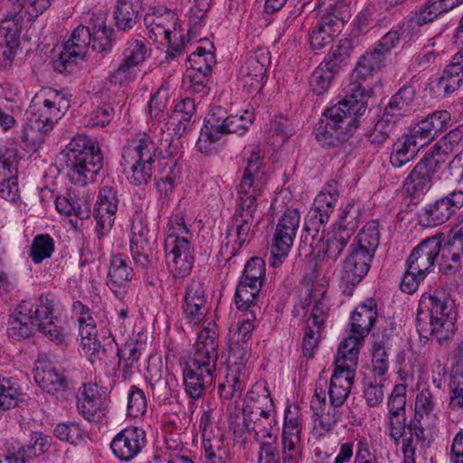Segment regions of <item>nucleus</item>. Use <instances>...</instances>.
Wrapping results in <instances>:
<instances>
[{"label": "nucleus", "instance_id": "nucleus-1", "mask_svg": "<svg viewBox=\"0 0 463 463\" xmlns=\"http://www.w3.org/2000/svg\"><path fill=\"white\" fill-rule=\"evenodd\" d=\"M232 415L228 418L229 429L235 438L244 442L249 434H253L260 445L259 456L279 454L277 448L276 410L266 382L255 383L246 393L241 412L230 405Z\"/></svg>", "mask_w": 463, "mask_h": 463}, {"label": "nucleus", "instance_id": "nucleus-2", "mask_svg": "<svg viewBox=\"0 0 463 463\" xmlns=\"http://www.w3.org/2000/svg\"><path fill=\"white\" fill-rule=\"evenodd\" d=\"M246 166L243 176L237 186L238 209L233 216L235 226L234 246L231 255L249 243L253 237V228L261 220L258 207L261 202L268 176L264 166V155L259 147L245 152Z\"/></svg>", "mask_w": 463, "mask_h": 463}, {"label": "nucleus", "instance_id": "nucleus-3", "mask_svg": "<svg viewBox=\"0 0 463 463\" xmlns=\"http://www.w3.org/2000/svg\"><path fill=\"white\" fill-rule=\"evenodd\" d=\"M339 195L337 182H327L316 196L313 206L306 217L302 240L309 242L313 250L317 251L320 268H331L351 239L335 229L319 236L320 230L329 221L335 208Z\"/></svg>", "mask_w": 463, "mask_h": 463}, {"label": "nucleus", "instance_id": "nucleus-4", "mask_svg": "<svg viewBox=\"0 0 463 463\" xmlns=\"http://www.w3.org/2000/svg\"><path fill=\"white\" fill-rule=\"evenodd\" d=\"M365 110L364 90L359 83H352L345 98L323 113L314 129L316 139L326 148L338 146L353 135Z\"/></svg>", "mask_w": 463, "mask_h": 463}, {"label": "nucleus", "instance_id": "nucleus-5", "mask_svg": "<svg viewBox=\"0 0 463 463\" xmlns=\"http://www.w3.org/2000/svg\"><path fill=\"white\" fill-rule=\"evenodd\" d=\"M457 311L454 301L444 291L423 295L416 317V327L421 339L433 337L439 344L449 341L456 331Z\"/></svg>", "mask_w": 463, "mask_h": 463}, {"label": "nucleus", "instance_id": "nucleus-6", "mask_svg": "<svg viewBox=\"0 0 463 463\" xmlns=\"http://www.w3.org/2000/svg\"><path fill=\"white\" fill-rule=\"evenodd\" d=\"M253 113L244 110L242 114H232L220 105H214L207 113L199 138L198 151L206 156H213L223 148V137L229 134L243 136L252 125Z\"/></svg>", "mask_w": 463, "mask_h": 463}, {"label": "nucleus", "instance_id": "nucleus-7", "mask_svg": "<svg viewBox=\"0 0 463 463\" xmlns=\"http://www.w3.org/2000/svg\"><path fill=\"white\" fill-rule=\"evenodd\" d=\"M59 159L71 182L81 186L93 183L103 165L99 143L83 135L74 137L60 153Z\"/></svg>", "mask_w": 463, "mask_h": 463}, {"label": "nucleus", "instance_id": "nucleus-8", "mask_svg": "<svg viewBox=\"0 0 463 463\" xmlns=\"http://www.w3.org/2000/svg\"><path fill=\"white\" fill-rule=\"evenodd\" d=\"M96 19L92 32L84 25H79L73 30L70 39L64 43L59 58L53 62L56 71L62 72L71 64L78 63L84 58L90 45L97 52L110 50L112 29L107 27L103 17L99 16Z\"/></svg>", "mask_w": 463, "mask_h": 463}, {"label": "nucleus", "instance_id": "nucleus-9", "mask_svg": "<svg viewBox=\"0 0 463 463\" xmlns=\"http://www.w3.org/2000/svg\"><path fill=\"white\" fill-rule=\"evenodd\" d=\"M62 314V306L56 296L48 293L35 303L23 300L10 317L7 334L17 341L29 337L35 326L49 322Z\"/></svg>", "mask_w": 463, "mask_h": 463}, {"label": "nucleus", "instance_id": "nucleus-10", "mask_svg": "<svg viewBox=\"0 0 463 463\" xmlns=\"http://www.w3.org/2000/svg\"><path fill=\"white\" fill-rule=\"evenodd\" d=\"M438 411L437 401L430 387L421 389L416 394L414 413L407 426L410 436L402 439V463H415L414 438L421 442L427 439L428 434L436 427Z\"/></svg>", "mask_w": 463, "mask_h": 463}, {"label": "nucleus", "instance_id": "nucleus-11", "mask_svg": "<svg viewBox=\"0 0 463 463\" xmlns=\"http://www.w3.org/2000/svg\"><path fill=\"white\" fill-rule=\"evenodd\" d=\"M157 150L154 140L146 133L137 135L123 146L121 166L131 184L139 186L150 181Z\"/></svg>", "mask_w": 463, "mask_h": 463}, {"label": "nucleus", "instance_id": "nucleus-12", "mask_svg": "<svg viewBox=\"0 0 463 463\" xmlns=\"http://www.w3.org/2000/svg\"><path fill=\"white\" fill-rule=\"evenodd\" d=\"M192 236L184 213L179 212L173 214L167 223L165 252L168 269L174 277L184 278L189 275L193 268Z\"/></svg>", "mask_w": 463, "mask_h": 463}, {"label": "nucleus", "instance_id": "nucleus-13", "mask_svg": "<svg viewBox=\"0 0 463 463\" xmlns=\"http://www.w3.org/2000/svg\"><path fill=\"white\" fill-rule=\"evenodd\" d=\"M71 96L67 93L49 89L37 94L27 110L29 127L38 132H47L68 111Z\"/></svg>", "mask_w": 463, "mask_h": 463}, {"label": "nucleus", "instance_id": "nucleus-14", "mask_svg": "<svg viewBox=\"0 0 463 463\" xmlns=\"http://www.w3.org/2000/svg\"><path fill=\"white\" fill-rule=\"evenodd\" d=\"M144 22L151 40L167 43V57L175 59L184 52L186 44L184 42L178 18L173 11L157 10L146 14Z\"/></svg>", "mask_w": 463, "mask_h": 463}, {"label": "nucleus", "instance_id": "nucleus-15", "mask_svg": "<svg viewBox=\"0 0 463 463\" xmlns=\"http://www.w3.org/2000/svg\"><path fill=\"white\" fill-rule=\"evenodd\" d=\"M377 317V303L370 298L360 303L351 317L349 334L340 342L338 350L359 355L364 337L369 334Z\"/></svg>", "mask_w": 463, "mask_h": 463}, {"label": "nucleus", "instance_id": "nucleus-16", "mask_svg": "<svg viewBox=\"0 0 463 463\" xmlns=\"http://www.w3.org/2000/svg\"><path fill=\"white\" fill-rule=\"evenodd\" d=\"M337 350L335 370L328 385L329 402L334 406H342L346 402L354 385L358 356Z\"/></svg>", "mask_w": 463, "mask_h": 463}, {"label": "nucleus", "instance_id": "nucleus-17", "mask_svg": "<svg viewBox=\"0 0 463 463\" xmlns=\"http://www.w3.org/2000/svg\"><path fill=\"white\" fill-rule=\"evenodd\" d=\"M300 223V213L297 209H287L278 220L270 243L269 263L280 266L288 258L293 246Z\"/></svg>", "mask_w": 463, "mask_h": 463}, {"label": "nucleus", "instance_id": "nucleus-18", "mask_svg": "<svg viewBox=\"0 0 463 463\" xmlns=\"http://www.w3.org/2000/svg\"><path fill=\"white\" fill-rule=\"evenodd\" d=\"M72 315L79 324V335L80 336V346L91 364L101 361L107 350L101 349L98 342V323L90 308L82 302L77 300L71 306Z\"/></svg>", "mask_w": 463, "mask_h": 463}, {"label": "nucleus", "instance_id": "nucleus-19", "mask_svg": "<svg viewBox=\"0 0 463 463\" xmlns=\"http://www.w3.org/2000/svg\"><path fill=\"white\" fill-rule=\"evenodd\" d=\"M444 162L445 159L434 152L425 153L404 180L403 188L407 195L420 199L426 194L432 186L435 174Z\"/></svg>", "mask_w": 463, "mask_h": 463}, {"label": "nucleus", "instance_id": "nucleus-20", "mask_svg": "<svg viewBox=\"0 0 463 463\" xmlns=\"http://www.w3.org/2000/svg\"><path fill=\"white\" fill-rule=\"evenodd\" d=\"M463 207V191L454 190L422 207L418 222L422 227H435L445 223Z\"/></svg>", "mask_w": 463, "mask_h": 463}, {"label": "nucleus", "instance_id": "nucleus-21", "mask_svg": "<svg viewBox=\"0 0 463 463\" xmlns=\"http://www.w3.org/2000/svg\"><path fill=\"white\" fill-rule=\"evenodd\" d=\"M269 65L270 55L268 49L261 47L248 52L240 70L241 82L245 92L253 94L262 90Z\"/></svg>", "mask_w": 463, "mask_h": 463}, {"label": "nucleus", "instance_id": "nucleus-22", "mask_svg": "<svg viewBox=\"0 0 463 463\" xmlns=\"http://www.w3.org/2000/svg\"><path fill=\"white\" fill-rule=\"evenodd\" d=\"M109 402L106 388L95 383H86L79 388L77 411L88 421H100L106 415Z\"/></svg>", "mask_w": 463, "mask_h": 463}, {"label": "nucleus", "instance_id": "nucleus-23", "mask_svg": "<svg viewBox=\"0 0 463 463\" xmlns=\"http://www.w3.org/2000/svg\"><path fill=\"white\" fill-rule=\"evenodd\" d=\"M299 306L304 311L311 307V312L306 321V325L325 330L330 317V298L323 285L307 287L302 291Z\"/></svg>", "mask_w": 463, "mask_h": 463}, {"label": "nucleus", "instance_id": "nucleus-24", "mask_svg": "<svg viewBox=\"0 0 463 463\" xmlns=\"http://www.w3.org/2000/svg\"><path fill=\"white\" fill-rule=\"evenodd\" d=\"M216 366L187 360L183 370L184 392L193 400L203 398L215 382Z\"/></svg>", "mask_w": 463, "mask_h": 463}, {"label": "nucleus", "instance_id": "nucleus-25", "mask_svg": "<svg viewBox=\"0 0 463 463\" xmlns=\"http://www.w3.org/2000/svg\"><path fill=\"white\" fill-rule=\"evenodd\" d=\"M373 257L350 246L349 254L343 262L341 287L343 292L351 296L354 288L367 275Z\"/></svg>", "mask_w": 463, "mask_h": 463}, {"label": "nucleus", "instance_id": "nucleus-26", "mask_svg": "<svg viewBox=\"0 0 463 463\" xmlns=\"http://www.w3.org/2000/svg\"><path fill=\"white\" fill-rule=\"evenodd\" d=\"M14 12L8 13L0 20V61L10 64L15 57L19 46V39L22 31L23 16L14 4Z\"/></svg>", "mask_w": 463, "mask_h": 463}, {"label": "nucleus", "instance_id": "nucleus-27", "mask_svg": "<svg viewBox=\"0 0 463 463\" xmlns=\"http://www.w3.org/2000/svg\"><path fill=\"white\" fill-rule=\"evenodd\" d=\"M146 445V435L142 429L127 427L113 438L110 449L118 460L128 462L139 455Z\"/></svg>", "mask_w": 463, "mask_h": 463}, {"label": "nucleus", "instance_id": "nucleus-28", "mask_svg": "<svg viewBox=\"0 0 463 463\" xmlns=\"http://www.w3.org/2000/svg\"><path fill=\"white\" fill-rule=\"evenodd\" d=\"M182 309L184 319L191 326H197L204 320L209 308L202 281L193 279L186 285Z\"/></svg>", "mask_w": 463, "mask_h": 463}, {"label": "nucleus", "instance_id": "nucleus-29", "mask_svg": "<svg viewBox=\"0 0 463 463\" xmlns=\"http://www.w3.org/2000/svg\"><path fill=\"white\" fill-rule=\"evenodd\" d=\"M450 114L447 110H436L425 118L411 125L405 135L419 146H424L432 141L439 132L447 128Z\"/></svg>", "mask_w": 463, "mask_h": 463}, {"label": "nucleus", "instance_id": "nucleus-30", "mask_svg": "<svg viewBox=\"0 0 463 463\" xmlns=\"http://www.w3.org/2000/svg\"><path fill=\"white\" fill-rule=\"evenodd\" d=\"M442 241V233L422 240L409 255L406 266L427 276L434 267Z\"/></svg>", "mask_w": 463, "mask_h": 463}, {"label": "nucleus", "instance_id": "nucleus-31", "mask_svg": "<svg viewBox=\"0 0 463 463\" xmlns=\"http://www.w3.org/2000/svg\"><path fill=\"white\" fill-rule=\"evenodd\" d=\"M219 357V332L214 322H209L200 333L194 344V353L188 360L216 366Z\"/></svg>", "mask_w": 463, "mask_h": 463}, {"label": "nucleus", "instance_id": "nucleus-32", "mask_svg": "<svg viewBox=\"0 0 463 463\" xmlns=\"http://www.w3.org/2000/svg\"><path fill=\"white\" fill-rule=\"evenodd\" d=\"M134 277V269L128 255L112 254L107 276V286L118 298H123L128 291Z\"/></svg>", "mask_w": 463, "mask_h": 463}, {"label": "nucleus", "instance_id": "nucleus-33", "mask_svg": "<svg viewBox=\"0 0 463 463\" xmlns=\"http://www.w3.org/2000/svg\"><path fill=\"white\" fill-rule=\"evenodd\" d=\"M326 386V380L322 381L320 379L316 384L314 397L311 401V409L317 416L316 427L326 432L331 430L342 416L339 411L341 406H334L330 403V406L327 407Z\"/></svg>", "mask_w": 463, "mask_h": 463}, {"label": "nucleus", "instance_id": "nucleus-34", "mask_svg": "<svg viewBox=\"0 0 463 463\" xmlns=\"http://www.w3.org/2000/svg\"><path fill=\"white\" fill-rule=\"evenodd\" d=\"M343 20L334 13L323 14L309 30V44L313 50H321L329 44L342 30Z\"/></svg>", "mask_w": 463, "mask_h": 463}, {"label": "nucleus", "instance_id": "nucleus-35", "mask_svg": "<svg viewBox=\"0 0 463 463\" xmlns=\"http://www.w3.org/2000/svg\"><path fill=\"white\" fill-rule=\"evenodd\" d=\"M34 380L43 390L52 394L63 392L68 386L63 373L45 358H39L36 361Z\"/></svg>", "mask_w": 463, "mask_h": 463}, {"label": "nucleus", "instance_id": "nucleus-36", "mask_svg": "<svg viewBox=\"0 0 463 463\" xmlns=\"http://www.w3.org/2000/svg\"><path fill=\"white\" fill-rule=\"evenodd\" d=\"M440 270L446 275L459 272L463 266V241L448 235L446 241L440 244Z\"/></svg>", "mask_w": 463, "mask_h": 463}, {"label": "nucleus", "instance_id": "nucleus-37", "mask_svg": "<svg viewBox=\"0 0 463 463\" xmlns=\"http://www.w3.org/2000/svg\"><path fill=\"white\" fill-rule=\"evenodd\" d=\"M463 83V48L457 52L443 70L438 87L445 95L456 91Z\"/></svg>", "mask_w": 463, "mask_h": 463}, {"label": "nucleus", "instance_id": "nucleus-38", "mask_svg": "<svg viewBox=\"0 0 463 463\" xmlns=\"http://www.w3.org/2000/svg\"><path fill=\"white\" fill-rule=\"evenodd\" d=\"M414 98L415 88L411 85H404L392 97L383 113L398 122L411 112Z\"/></svg>", "mask_w": 463, "mask_h": 463}, {"label": "nucleus", "instance_id": "nucleus-39", "mask_svg": "<svg viewBox=\"0 0 463 463\" xmlns=\"http://www.w3.org/2000/svg\"><path fill=\"white\" fill-rule=\"evenodd\" d=\"M248 382L244 381L243 377L240 379L234 377L233 374H227L225 383L219 385L218 392L228 418L232 415L229 411L230 405L235 407V413L241 412L239 401L233 400V398L241 396Z\"/></svg>", "mask_w": 463, "mask_h": 463}, {"label": "nucleus", "instance_id": "nucleus-40", "mask_svg": "<svg viewBox=\"0 0 463 463\" xmlns=\"http://www.w3.org/2000/svg\"><path fill=\"white\" fill-rule=\"evenodd\" d=\"M141 6L137 1L118 0L114 9V19L118 30L128 31L137 23Z\"/></svg>", "mask_w": 463, "mask_h": 463}, {"label": "nucleus", "instance_id": "nucleus-41", "mask_svg": "<svg viewBox=\"0 0 463 463\" xmlns=\"http://www.w3.org/2000/svg\"><path fill=\"white\" fill-rule=\"evenodd\" d=\"M199 429L202 432L203 447L205 455L209 458H215L217 451L221 450L222 440L220 435H214L213 432V416L212 411H203L199 420Z\"/></svg>", "mask_w": 463, "mask_h": 463}, {"label": "nucleus", "instance_id": "nucleus-42", "mask_svg": "<svg viewBox=\"0 0 463 463\" xmlns=\"http://www.w3.org/2000/svg\"><path fill=\"white\" fill-rule=\"evenodd\" d=\"M380 236L379 223L373 220L362 228L350 246L373 257L379 246Z\"/></svg>", "mask_w": 463, "mask_h": 463}, {"label": "nucleus", "instance_id": "nucleus-43", "mask_svg": "<svg viewBox=\"0 0 463 463\" xmlns=\"http://www.w3.org/2000/svg\"><path fill=\"white\" fill-rule=\"evenodd\" d=\"M419 146L415 140H411L405 134L399 138L392 146L390 162L395 168H401L414 159L418 154Z\"/></svg>", "mask_w": 463, "mask_h": 463}, {"label": "nucleus", "instance_id": "nucleus-44", "mask_svg": "<svg viewBox=\"0 0 463 463\" xmlns=\"http://www.w3.org/2000/svg\"><path fill=\"white\" fill-rule=\"evenodd\" d=\"M129 248L132 259L137 269L146 270L156 265L158 256L155 241L130 244Z\"/></svg>", "mask_w": 463, "mask_h": 463}, {"label": "nucleus", "instance_id": "nucleus-45", "mask_svg": "<svg viewBox=\"0 0 463 463\" xmlns=\"http://www.w3.org/2000/svg\"><path fill=\"white\" fill-rule=\"evenodd\" d=\"M164 372L160 365L147 367L146 379L149 382L152 395L158 404L165 403L171 397V389L168 381L163 376Z\"/></svg>", "mask_w": 463, "mask_h": 463}, {"label": "nucleus", "instance_id": "nucleus-46", "mask_svg": "<svg viewBox=\"0 0 463 463\" xmlns=\"http://www.w3.org/2000/svg\"><path fill=\"white\" fill-rule=\"evenodd\" d=\"M353 46L348 39H342L335 45H333L323 60V66H327L333 71L338 73L339 71L347 64Z\"/></svg>", "mask_w": 463, "mask_h": 463}, {"label": "nucleus", "instance_id": "nucleus-47", "mask_svg": "<svg viewBox=\"0 0 463 463\" xmlns=\"http://www.w3.org/2000/svg\"><path fill=\"white\" fill-rule=\"evenodd\" d=\"M360 215V206L354 200L350 201L342 209L334 229L352 238L358 228Z\"/></svg>", "mask_w": 463, "mask_h": 463}, {"label": "nucleus", "instance_id": "nucleus-48", "mask_svg": "<svg viewBox=\"0 0 463 463\" xmlns=\"http://www.w3.org/2000/svg\"><path fill=\"white\" fill-rule=\"evenodd\" d=\"M39 329L52 342L58 345H67L71 341V328L65 317H56L49 322L40 324Z\"/></svg>", "mask_w": 463, "mask_h": 463}, {"label": "nucleus", "instance_id": "nucleus-49", "mask_svg": "<svg viewBox=\"0 0 463 463\" xmlns=\"http://www.w3.org/2000/svg\"><path fill=\"white\" fill-rule=\"evenodd\" d=\"M385 59L386 55L379 48L374 47L361 57L354 71L353 77L365 80L373 71L380 69L384 64Z\"/></svg>", "mask_w": 463, "mask_h": 463}, {"label": "nucleus", "instance_id": "nucleus-50", "mask_svg": "<svg viewBox=\"0 0 463 463\" xmlns=\"http://www.w3.org/2000/svg\"><path fill=\"white\" fill-rule=\"evenodd\" d=\"M150 56L146 41L139 38L128 39L123 46L122 61L138 68Z\"/></svg>", "mask_w": 463, "mask_h": 463}, {"label": "nucleus", "instance_id": "nucleus-51", "mask_svg": "<svg viewBox=\"0 0 463 463\" xmlns=\"http://www.w3.org/2000/svg\"><path fill=\"white\" fill-rule=\"evenodd\" d=\"M212 0H194V5L188 12L189 29L188 41L196 40L200 35V31L204 25V19L208 12Z\"/></svg>", "mask_w": 463, "mask_h": 463}, {"label": "nucleus", "instance_id": "nucleus-52", "mask_svg": "<svg viewBox=\"0 0 463 463\" xmlns=\"http://www.w3.org/2000/svg\"><path fill=\"white\" fill-rule=\"evenodd\" d=\"M261 287L260 284H250L249 282L240 280L234 299L235 305L240 310H253L256 307V302Z\"/></svg>", "mask_w": 463, "mask_h": 463}, {"label": "nucleus", "instance_id": "nucleus-53", "mask_svg": "<svg viewBox=\"0 0 463 463\" xmlns=\"http://www.w3.org/2000/svg\"><path fill=\"white\" fill-rule=\"evenodd\" d=\"M281 454L283 463L302 462L303 455L300 434L292 432H282Z\"/></svg>", "mask_w": 463, "mask_h": 463}, {"label": "nucleus", "instance_id": "nucleus-54", "mask_svg": "<svg viewBox=\"0 0 463 463\" xmlns=\"http://www.w3.org/2000/svg\"><path fill=\"white\" fill-rule=\"evenodd\" d=\"M119 198L118 190L112 185L105 184L99 188L94 212H101L116 215L118 208Z\"/></svg>", "mask_w": 463, "mask_h": 463}, {"label": "nucleus", "instance_id": "nucleus-55", "mask_svg": "<svg viewBox=\"0 0 463 463\" xmlns=\"http://www.w3.org/2000/svg\"><path fill=\"white\" fill-rule=\"evenodd\" d=\"M54 435L60 440L77 445L85 440L88 432L79 422L67 421L59 423L54 429Z\"/></svg>", "mask_w": 463, "mask_h": 463}, {"label": "nucleus", "instance_id": "nucleus-56", "mask_svg": "<svg viewBox=\"0 0 463 463\" xmlns=\"http://www.w3.org/2000/svg\"><path fill=\"white\" fill-rule=\"evenodd\" d=\"M50 447L49 439L47 436H43L41 433H33L31 436L29 444L24 446L17 445L13 449L19 455L25 458L27 461L39 457L48 450Z\"/></svg>", "mask_w": 463, "mask_h": 463}, {"label": "nucleus", "instance_id": "nucleus-57", "mask_svg": "<svg viewBox=\"0 0 463 463\" xmlns=\"http://www.w3.org/2000/svg\"><path fill=\"white\" fill-rule=\"evenodd\" d=\"M169 97L168 89L164 85L151 93L147 111L152 119L160 121L164 118Z\"/></svg>", "mask_w": 463, "mask_h": 463}, {"label": "nucleus", "instance_id": "nucleus-58", "mask_svg": "<svg viewBox=\"0 0 463 463\" xmlns=\"http://www.w3.org/2000/svg\"><path fill=\"white\" fill-rule=\"evenodd\" d=\"M53 251V239L49 234H39L33 240L30 257L33 263L40 264L44 260L51 258Z\"/></svg>", "mask_w": 463, "mask_h": 463}, {"label": "nucleus", "instance_id": "nucleus-59", "mask_svg": "<svg viewBox=\"0 0 463 463\" xmlns=\"http://www.w3.org/2000/svg\"><path fill=\"white\" fill-rule=\"evenodd\" d=\"M195 112V103L193 99L185 98L175 106L171 119L177 123V131H185L187 126L191 123Z\"/></svg>", "mask_w": 463, "mask_h": 463}, {"label": "nucleus", "instance_id": "nucleus-60", "mask_svg": "<svg viewBox=\"0 0 463 463\" xmlns=\"http://www.w3.org/2000/svg\"><path fill=\"white\" fill-rule=\"evenodd\" d=\"M291 135L289 121L286 118L277 116L270 120L268 129V138L272 146H281Z\"/></svg>", "mask_w": 463, "mask_h": 463}, {"label": "nucleus", "instance_id": "nucleus-61", "mask_svg": "<svg viewBox=\"0 0 463 463\" xmlns=\"http://www.w3.org/2000/svg\"><path fill=\"white\" fill-rule=\"evenodd\" d=\"M187 63L188 70L210 74L214 63L213 52L207 51L204 47L197 46L188 56Z\"/></svg>", "mask_w": 463, "mask_h": 463}, {"label": "nucleus", "instance_id": "nucleus-62", "mask_svg": "<svg viewBox=\"0 0 463 463\" xmlns=\"http://www.w3.org/2000/svg\"><path fill=\"white\" fill-rule=\"evenodd\" d=\"M335 74L332 69L323 66V62H321L309 78L311 90L317 95L325 93L329 89Z\"/></svg>", "mask_w": 463, "mask_h": 463}, {"label": "nucleus", "instance_id": "nucleus-63", "mask_svg": "<svg viewBox=\"0 0 463 463\" xmlns=\"http://www.w3.org/2000/svg\"><path fill=\"white\" fill-rule=\"evenodd\" d=\"M396 123V121L388 117V114L383 113L374 125V128L367 133L368 140L376 146L383 145L390 137Z\"/></svg>", "mask_w": 463, "mask_h": 463}, {"label": "nucleus", "instance_id": "nucleus-64", "mask_svg": "<svg viewBox=\"0 0 463 463\" xmlns=\"http://www.w3.org/2000/svg\"><path fill=\"white\" fill-rule=\"evenodd\" d=\"M147 402L143 390L132 385L128 393L127 414L128 417L138 418L146 412Z\"/></svg>", "mask_w": 463, "mask_h": 463}]
</instances>
